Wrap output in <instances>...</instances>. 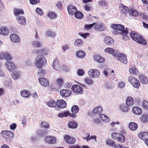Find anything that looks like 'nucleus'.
<instances>
[{
	"label": "nucleus",
	"instance_id": "23",
	"mask_svg": "<svg viewBox=\"0 0 148 148\" xmlns=\"http://www.w3.org/2000/svg\"><path fill=\"white\" fill-rule=\"evenodd\" d=\"M57 105L58 107L63 108L66 106V103L65 101L64 100H59L57 102Z\"/></svg>",
	"mask_w": 148,
	"mask_h": 148
},
{
	"label": "nucleus",
	"instance_id": "45",
	"mask_svg": "<svg viewBox=\"0 0 148 148\" xmlns=\"http://www.w3.org/2000/svg\"><path fill=\"white\" fill-rule=\"evenodd\" d=\"M12 77L14 79H16L19 78L20 76L19 72L14 71L12 74Z\"/></svg>",
	"mask_w": 148,
	"mask_h": 148
},
{
	"label": "nucleus",
	"instance_id": "24",
	"mask_svg": "<svg viewBox=\"0 0 148 148\" xmlns=\"http://www.w3.org/2000/svg\"><path fill=\"white\" fill-rule=\"evenodd\" d=\"M128 33V30L126 29L121 33V34L122 36L123 39L124 40H128L130 38L127 35Z\"/></svg>",
	"mask_w": 148,
	"mask_h": 148
},
{
	"label": "nucleus",
	"instance_id": "12",
	"mask_svg": "<svg viewBox=\"0 0 148 148\" xmlns=\"http://www.w3.org/2000/svg\"><path fill=\"white\" fill-rule=\"evenodd\" d=\"M58 116V117L60 118H63V117H67L68 116H69L73 118H75L76 116V115L72 114L68 111H65L63 112H61L59 113Z\"/></svg>",
	"mask_w": 148,
	"mask_h": 148
},
{
	"label": "nucleus",
	"instance_id": "14",
	"mask_svg": "<svg viewBox=\"0 0 148 148\" xmlns=\"http://www.w3.org/2000/svg\"><path fill=\"white\" fill-rule=\"evenodd\" d=\"M61 95L63 97H66L70 95L72 93L70 90L66 89H62L60 90Z\"/></svg>",
	"mask_w": 148,
	"mask_h": 148
},
{
	"label": "nucleus",
	"instance_id": "22",
	"mask_svg": "<svg viewBox=\"0 0 148 148\" xmlns=\"http://www.w3.org/2000/svg\"><path fill=\"white\" fill-rule=\"evenodd\" d=\"M10 38L11 40L14 42H18L20 41V39L18 36L14 34L10 35Z\"/></svg>",
	"mask_w": 148,
	"mask_h": 148
},
{
	"label": "nucleus",
	"instance_id": "57",
	"mask_svg": "<svg viewBox=\"0 0 148 148\" xmlns=\"http://www.w3.org/2000/svg\"><path fill=\"white\" fill-rule=\"evenodd\" d=\"M77 73L78 75L79 76H82L84 75V72L83 70L79 69L77 71Z\"/></svg>",
	"mask_w": 148,
	"mask_h": 148
},
{
	"label": "nucleus",
	"instance_id": "1",
	"mask_svg": "<svg viewBox=\"0 0 148 148\" xmlns=\"http://www.w3.org/2000/svg\"><path fill=\"white\" fill-rule=\"evenodd\" d=\"M130 36L133 40L138 43L143 45L147 44L146 40L143 36L138 33L132 32L130 33Z\"/></svg>",
	"mask_w": 148,
	"mask_h": 148
},
{
	"label": "nucleus",
	"instance_id": "19",
	"mask_svg": "<svg viewBox=\"0 0 148 148\" xmlns=\"http://www.w3.org/2000/svg\"><path fill=\"white\" fill-rule=\"evenodd\" d=\"M138 125L136 123L131 122L128 124V127L130 130L135 131L137 130L138 127Z\"/></svg>",
	"mask_w": 148,
	"mask_h": 148
},
{
	"label": "nucleus",
	"instance_id": "44",
	"mask_svg": "<svg viewBox=\"0 0 148 148\" xmlns=\"http://www.w3.org/2000/svg\"><path fill=\"white\" fill-rule=\"evenodd\" d=\"M99 116L103 121L106 122H109L110 120L109 118L104 114H102L99 115Z\"/></svg>",
	"mask_w": 148,
	"mask_h": 148
},
{
	"label": "nucleus",
	"instance_id": "53",
	"mask_svg": "<svg viewBox=\"0 0 148 148\" xmlns=\"http://www.w3.org/2000/svg\"><path fill=\"white\" fill-rule=\"evenodd\" d=\"M85 82L88 85H92L93 83L92 80L90 78H87L84 79Z\"/></svg>",
	"mask_w": 148,
	"mask_h": 148
},
{
	"label": "nucleus",
	"instance_id": "47",
	"mask_svg": "<svg viewBox=\"0 0 148 148\" xmlns=\"http://www.w3.org/2000/svg\"><path fill=\"white\" fill-rule=\"evenodd\" d=\"M83 40L81 39H76L75 41V46L80 47L82 45Z\"/></svg>",
	"mask_w": 148,
	"mask_h": 148
},
{
	"label": "nucleus",
	"instance_id": "27",
	"mask_svg": "<svg viewBox=\"0 0 148 148\" xmlns=\"http://www.w3.org/2000/svg\"><path fill=\"white\" fill-rule=\"evenodd\" d=\"M127 105L128 106H132L134 104V99L130 97H128L126 101Z\"/></svg>",
	"mask_w": 148,
	"mask_h": 148
},
{
	"label": "nucleus",
	"instance_id": "26",
	"mask_svg": "<svg viewBox=\"0 0 148 148\" xmlns=\"http://www.w3.org/2000/svg\"><path fill=\"white\" fill-rule=\"evenodd\" d=\"M68 126L70 128L75 129L77 127L78 124L75 121H72L68 122Z\"/></svg>",
	"mask_w": 148,
	"mask_h": 148
},
{
	"label": "nucleus",
	"instance_id": "18",
	"mask_svg": "<svg viewBox=\"0 0 148 148\" xmlns=\"http://www.w3.org/2000/svg\"><path fill=\"white\" fill-rule=\"evenodd\" d=\"M16 20L18 22V23L22 25H25L26 24V19L23 16H18L16 18Z\"/></svg>",
	"mask_w": 148,
	"mask_h": 148
},
{
	"label": "nucleus",
	"instance_id": "34",
	"mask_svg": "<svg viewBox=\"0 0 148 148\" xmlns=\"http://www.w3.org/2000/svg\"><path fill=\"white\" fill-rule=\"evenodd\" d=\"M120 6V8L121 11L124 14H126L128 12L129 9L128 7L125 6L123 4H121Z\"/></svg>",
	"mask_w": 148,
	"mask_h": 148
},
{
	"label": "nucleus",
	"instance_id": "37",
	"mask_svg": "<svg viewBox=\"0 0 148 148\" xmlns=\"http://www.w3.org/2000/svg\"><path fill=\"white\" fill-rule=\"evenodd\" d=\"M139 79L141 82L143 84H145L148 82V79L145 76L140 75L139 76Z\"/></svg>",
	"mask_w": 148,
	"mask_h": 148
},
{
	"label": "nucleus",
	"instance_id": "64",
	"mask_svg": "<svg viewBox=\"0 0 148 148\" xmlns=\"http://www.w3.org/2000/svg\"><path fill=\"white\" fill-rule=\"evenodd\" d=\"M141 16L144 19L147 20L148 18V16L146 15H145L144 13H142L140 14Z\"/></svg>",
	"mask_w": 148,
	"mask_h": 148
},
{
	"label": "nucleus",
	"instance_id": "4",
	"mask_svg": "<svg viewBox=\"0 0 148 148\" xmlns=\"http://www.w3.org/2000/svg\"><path fill=\"white\" fill-rule=\"evenodd\" d=\"M46 63L45 58L42 55H38L36 58V64L38 68H41Z\"/></svg>",
	"mask_w": 148,
	"mask_h": 148
},
{
	"label": "nucleus",
	"instance_id": "20",
	"mask_svg": "<svg viewBox=\"0 0 148 148\" xmlns=\"http://www.w3.org/2000/svg\"><path fill=\"white\" fill-rule=\"evenodd\" d=\"M104 41L105 44L109 45H113L114 43V41L113 39L108 36L106 37Z\"/></svg>",
	"mask_w": 148,
	"mask_h": 148
},
{
	"label": "nucleus",
	"instance_id": "11",
	"mask_svg": "<svg viewBox=\"0 0 148 148\" xmlns=\"http://www.w3.org/2000/svg\"><path fill=\"white\" fill-rule=\"evenodd\" d=\"M64 139L65 142L69 144H73L75 142V139L69 135H66L64 136Z\"/></svg>",
	"mask_w": 148,
	"mask_h": 148
},
{
	"label": "nucleus",
	"instance_id": "41",
	"mask_svg": "<svg viewBox=\"0 0 148 148\" xmlns=\"http://www.w3.org/2000/svg\"><path fill=\"white\" fill-rule=\"evenodd\" d=\"M74 15L75 18L79 19H82L84 17L83 14L80 11H77Z\"/></svg>",
	"mask_w": 148,
	"mask_h": 148
},
{
	"label": "nucleus",
	"instance_id": "30",
	"mask_svg": "<svg viewBox=\"0 0 148 148\" xmlns=\"http://www.w3.org/2000/svg\"><path fill=\"white\" fill-rule=\"evenodd\" d=\"M94 28L96 30L101 31L103 29L104 26L102 24L95 23Z\"/></svg>",
	"mask_w": 148,
	"mask_h": 148
},
{
	"label": "nucleus",
	"instance_id": "13",
	"mask_svg": "<svg viewBox=\"0 0 148 148\" xmlns=\"http://www.w3.org/2000/svg\"><path fill=\"white\" fill-rule=\"evenodd\" d=\"M114 71L113 70H112L110 73V70L107 69L106 70L104 69L103 71V73L104 74L106 77L110 79H113L114 78V74H112L113 73Z\"/></svg>",
	"mask_w": 148,
	"mask_h": 148
},
{
	"label": "nucleus",
	"instance_id": "60",
	"mask_svg": "<svg viewBox=\"0 0 148 148\" xmlns=\"http://www.w3.org/2000/svg\"><path fill=\"white\" fill-rule=\"evenodd\" d=\"M30 3L32 4H35L40 2L39 0H29Z\"/></svg>",
	"mask_w": 148,
	"mask_h": 148
},
{
	"label": "nucleus",
	"instance_id": "9",
	"mask_svg": "<svg viewBox=\"0 0 148 148\" xmlns=\"http://www.w3.org/2000/svg\"><path fill=\"white\" fill-rule=\"evenodd\" d=\"M6 67L10 71H12L15 69L14 63L12 61H8L5 64Z\"/></svg>",
	"mask_w": 148,
	"mask_h": 148
},
{
	"label": "nucleus",
	"instance_id": "43",
	"mask_svg": "<svg viewBox=\"0 0 148 148\" xmlns=\"http://www.w3.org/2000/svg\"><path fill=\"white\" fill-rule=\"evenodd\" d=\"M47 105L50 107L53 108L56 106L57 102L53 100H51L47 103Z\"/></svg>",
	"mask_w": 148,
	"mask_h": 148
},
{
	"label": "nucleus",
	"instance_id": "8",
	"mask_svg": "<svg viewBox=\"0 0 148 148\" xmlns=\"http://www.w3.org/2000/svg\"><path fill=\"white\" fill-rule=\"evenodd\" d=\"M88 74L91 77L95 78L98 77L100 75L99 71L97 69H94L90 70Z\"/></svg>",
	"mask_w": 148,
	"mask_h": 148
},
{
	"label": "nucleus",
	"instance_id": "51",
	"mask_svg": "<svg viewBox=\"0 0 148 148\" xmlns=\"http://www.w3.org/2000/svg\"><path fill=\"white\" fill-rule=\"evenodd\" d=\"M142 107L144 109L148 110V101L144 100L142 103Z\"/></svg>",
	"mask_w": 148,
	"mask_h": 148
},
{
	"label": "nucleus",
	"instance_id": "52",
	"mask_svg": "<svg viewBox=\"0 0 148 148\" xmlns=\"http://www.w3.org/2000/svg\"><path fill=\"white\" fill-rule=\"evenodd\" d=\"M41 126L42 127L47 129L49 128V124L43 121L41 123Z\"/></svg>",
	"mask_w": 148,
	"mask_h": 148
},
{
	"label": "nucleus",
	"instance_id": "61",
	"mask_svg": "<svg viewBox=\"0 0 148 148\" xmlns=\"http://www.w3.org/2000/svg\"><path fill=\"white\" fill-rule=\"evenodd\" d=\"M36 11L37 13L40 15H42L43 13L42 10L38 8H36Z\"/></svg>",
	"mask_w": 148,
	"mask_h": 148
},
{
	"label": "nucleus",
	"instance_id": "50",
	"mask_svg": "<svg viewBox=\"0 0 148 148\" xmlns=\"http://www.w3.org/2000/svg\"><path fill=\"white\" fill-rule=\"evenodd\" d=\"M141 121L143 123H146L148 121V115H143L141 117Z\"/></svg>",
	"mask_w": 148,
	"mask_h": 148
},
{
	"label": "nucleus",
	"instance_id": "39",
	"mask_svg": "<svg viewBox=\"0 0 148 148\" xmlns=\"http://www.w3.org/2000/svg\"><path fill=\"white\" fill-rule=\"evenodd\" d=\"M129 71L131 74L134 75H137L138 74V70L135 67L130 68Z\"/></svg>",
	"mask_w": 148,
	"mask_h": 148
},
{
	"label": "nucleus",
	"instance_id": "54",
	"mask_svg": "<svg viewBox=\"0 0 148 148\" xmlns=\"http://www.w3.org/2000/svg\"><path fill=\"white\" fill-rule=\"evenodd\" d=\"M95 23L89 25H86L84 27V29H91L93 26L94 27Z\"/></svg>",
	"mask_w": 148,
	"mask_h": 148
},
{
	"label": "nucleus",
	"instance_id": "31",
	"mask_svg": "<svg viewBox=\"0 0 148 148\" xmlns=\"http://www.w3.org/2000/svg\"><path fill=\"white\" fill-rule=\"evenodd\" d=\"M94 60L99 63L102 62L104 61V59L102 57L97 55L94 56Z\"/></svg>",
	"mask_w": 148,
	"mask_h": 148
},
{
	"label": "nucleus",
	"instance_id": "5",
	"mask_svg": "<svg viewBox=\"0 0 148 148\" xmlns=\"http://www.w3.org/2000/svg\"><path fill=\"white\" fill-rule=\"evenodd\" d=\"M112 138L120 143H124L125 141V136L121 134L113 132L111 134Z\"/></svg>",
	"mask_w": 148,
	"mask_h": 148
},
{
	"label": "nucleus",
	"instance_id": "17",
	"mask_svg": "<svg viewBox=\"0 0 148 148\" xmlns=\"http://www.w3.org/2000/svg\"><path fill=\"white\" fill-rule=\"evenodd\" d=\"M39 83L42 86L44 87H47L49 85L48 80L44 78H41L38 79Z\"/></svg>",
	"mask_w": 148,
	"mask_h": 148
},
{
	"label": "nucleus",
	"instance_id": "56",
	"mask_svg": "<svg viewBox=\"0 0 148 148\" xmlns=\"http://www.w3.org/2000/svg\"><path fill=\"white\" fill-rule=\"evenodd\" d=\"M99 5L103 7L107 5V3L105 1L101 0L99 2Z\"/></svg>",
	"mask_w": 148,
	"mask_h": 148
},
{
	"label": "nucleus",
	"instance_id": "35",
	"mask_svg": "<svg viewBox=\"0 0 148 148\" xmlns=\"http://www.w3.org/2000/svg\"><path fill=\"white\" fill-rule=\"evenodd\" d=\"M79 110L78 106L77 105H74L71 108V110L72 114L73 115H75L77 114Z\"/></svg>",
	"mask_w": 148,
	"mask_h": 148
},
{
	"label": "nucleus",
	"instance_id": "48",
	"mask_svg": "<svg viewBox=\"0 0 148 148\" xmlns=\"http://www.w3.org/2000/svg\"><path fill=\"white\" fill-rule=\"evenodd\" d=\"M129 13L130 14L134 16H136L138 15V13L137 11L133 9L130 10Z\"/></svg>",
	"mask_w": 148,
	"mask_h": 148
},
{
	"label": "nucleus",
	"instance_id": "36",
	"mask_svg": "<svg viewBox=\"0 0 148 148\" xmlns=\"http://www.w3.org/2000/svg\"><path fill=\"white\" fill-rule=\"evenodd\" d=\"M14 13L15 16H17L20 14H23L24 12L23 10L15 8L14 10Z\"/></svg>",
	"mask_w": 148,
	"mask_h": 148
},
{
	"label": "nucleus",
	"instance_id": "59",
	"mask_svg": "<svg viewBox=\"0 0 148 148\" xmlns=\"http://www.w3.org/2000/svg\"><path fill=\"white\" fill-rule=\"evenodd\" d=\"M47 34L48 36L52 37L55 36V33L53 32L50 30L47 32Z\"/></svg>",
	"mask_w": 148,
	"mask_h": 148
},
{
	"label": "nucleus",
	"instance_id": "6",
	"mask_svg": "<svg viewBox=\"0 0 148 148\" xmlns=\"http://www.w3.org/2000/svg\"><path fill=\"white\" fill-rule=\"evenodd\" d=\"M129 82L136 88H138L140 85V83L138 80L133 76H129L128 77Z\"/></svg>",
	"mask_w": 148,
	"mask_h": 148
},
{
	"label": "nucleus",
	"instance_id": "3",
	"mask_svg": "<svg viewBox=\"0 0 148 148\" xmlns=\"http://www.w3.org/2000/svg\"><path fill=\"white\" fill-rule=\"evenodd\" d=\"M1 134L2 137L6 138L8 143H10L14 136L12 132L7 130L2 131Z\"/></svg>",
	"mask_w": 148,
	"mask_h": 148
},
{
	"label": "nucleus",
	"instance_id": "15",
	"mask_svg": "<svg viewBox=\"0 0 148 148\" xmlns=\"http://www.w3.org/2000/svg\"><path fill=\"white\" fill-rule=\"evenodd\" d=\"M67 10L69 14L71 15H74L77 11V8L72 5H70L67 7Z\"/></svg>",
	"mask_w": 148,
	"mask_h": 148
},
{
	"label": "nucleus",
	"instance_id": "2",
	"mask_svg": "<svg viewBox=\"0 0 148 148\" xmlns=\"http://www.w3.org/2000/svg\"><path fill=\"white\" fill-rule=\"evenodd\" d=\"M111 27L113 29L112 32L115 35H119L121 34L125 29L123 25L121 24H113L111 25Z\"/></svg>",
	"mask_w": 148,
	"mask_h": 148
},
{
	"label": "nucleus",
	"instance_id": "49",
	"mask_svg": "<svg viewBox=\"0 0 148 148\" xmlns=\"http://www.w3.org/2000/svg\"><path fill=\"white\" fill-rule=\"evenodd\" d=\"M84 52L82 51H79L77 52L76 55L77 57L80 58L83 57L85 56Z\"/></svg>",
	"mask_w": 148,
	"mask_h": 148
},
{
	"label": "nucleus",
	"instance_id": "55",
	"mask_svg": "<svg viewBox=\"0 0 148 148\" xmlns=\"http://www.w3.org/2000/svg\"><path fill=\"white\" fill-rule=\"evenodd\" d=\"M48 16L51 18H55L56 17V15L53 12H50L48 14Z\"/></svg>",
	"mask_w": 148,
	"mask_h": 148
},
{
	"label": "nucleus",
	"instance_id": "28",
	"mask_svg": "<svg viewBox=\"0 0 148 148\" xmlns=\"http://www.w3.org/2000/svg\"><path fill=\"white\" fill-rule=\"evenodd\" d=\"M133 112L135 114L139 115L142 113V110L140 108L138 107H134L132 108Z\"/></svg>",
	"mask_w": 148,
	"mask_h": 148
},
{
	"label": "nucleus",
	"instance_id": "62",
	"mask_svg": "<svg viewBox=\"0 0 148 148\" xmlns=\"http://www.w3.org/2000/svg\"><path fill=\"white\" fill-rule=\"evenodd\" d=\"M118 86L120 88H123L125 86V84L122 82H120L118 84Z\"/></svg>",
	"mask_w": 148,
	"mask_h": 148
},
{
	"label": "nucleus",
	"instance_id": "25",
	"mask_svg": "<svg viewBox=\"0 0 148 148\" xmlns=\"http://www.w3.org/2000/svg\"><path fill=\"white\" fill-rule=\"evenodd\" d=\"M104 51L106 53L111 54L113 53L112 55L114 57H116L117 55V53H115L114 49L110 47H108L104 50Z\"/></svg>",
	"mask_w": 148,
	"mask_h": 148
},
{
	"label": "nucleus",
	"instance_id": "58",
	"mask_svg": "<svg viewBox=\"0 0 148 148\" xmlns=\"http://www.w3.org/2000/svg\"><path fill=\"white\" fill-rule=\"evenodd\" d=\"M33 45L34 47H40L41 45L39 41H34L33 43Z\"/></svg>",
	"mask_w": 148,
	"mask_h": 148
},
{
	"label": "nucleus",
	"instance_id": "38",
	"mask_svg": "<svg viewBox=\"0 0 148 148\" xmlns=\"http://www.w3.org/2000/svg\"><path fill=\"white\" fill-rule=\"evenodd\" d=\"M21 96L25 97H28L30 95V93L27 90H23L21 92Z\"/></svg>",
	"mask_w": 148,
	"mask_h": 148
},
{
	"label": "nucleus",
	"instance_id": "16",
	"mask_svg": "<svg viewBox=\"0 0 148 148\" xmlns=\"http://www.w3.org/2000/svg\"><path fill=\"white\" fill-rule=\"evenodd\" d=\"M138 136L140 139L145 141L148 139V132H141L138 134Z\"/></svg>",
	"mask_w": 148,
	"mask_h": 148
},
{
	"label": "nucleus",
	"instance_id": "46",
	"mask_svg": "<svg viewBox=\"0 0 148 148\" xmlns=\"http://www.w3.org/2000/svg\"><path fill=\"white\" fill-rule=\"evenodd\" d=\"M46 71L40 68L38 69V75L40 77H43L46 74Z\"/></svg>",
	"mask_w": 148,
	"mask_h": 148
},
{
	"label": "nucleus",
	"instance_id": "7",
	"mask_svg": "<svg viewBox=\"0 0 148 148\" xmlns=\"http://www.w3.org/2000/svg\"><path fill=\"white\" fill-rule=\"evenodd\" d=\"M117 58L119 61L121 63L125 64L127 62V56L124 53H120L117 55Z\"/></svg>",
	"mask_w": 148,
	"mask_h": 148
},
{
	"label": "nucleus",
	"instance_id": "29",
	"mask_svg": "<svg viewBox=\"0 0 148 148\" xmlns=\"http://www.w3.org/2000/svg\"><path fill=\"white\" fill-rule=\"evenodd\" d=\"M52 66L55 69L58 70L60 69L59 61L58 59H56L53 60Z\"/></svg>",
	"mask_w": 148,
	"mask_h": 148
},
{
	"label": "nucleus",
	"instance_id": "40",
	"mask_svg": "<svg viewBox=\"0 0 148 148\" xmlns=\"http://www.w3.org/2000/svg\"><path fill=\"white\" fill-rule=\"evenodd\" d=\"M63 83L64 79L61 77H59L56 80V83L59 87H61L63 85Z\"/></svg>",
	"mask_w": 148,
	"mask_h": 148
},
{
	"label": "nucleus",
	"instance_id": "32",
	"mask_svg": "<svg viewBox=\"0 0 148 148\" xmlns=\"http://www.w3.org/2000/svg\"><path fill=\"white\" fill-rule=\"evenodd\" d=\"M102 109L101 107L98 106L95 108L92 112L94 114H99L102 113Z\"/></svg>",
	"mask_w": 148,
	"mask_h": 148
},
{
	"label": "nucleus",
	"instance_id": "33",
	"mask_svg": "<svg viewBox=\"0 0 148 148\" xmlns=\"http://www.w3.org/2000/svg\"><path fill=\"white\" fill-rule=\"evenodd\" d=\"M8 33V30L5 27H2L0 28V34L3 36L6 35Z\"/></svg>",
	"mask_w": 148,
	"mask_h": 148
},
{
	"label": "nucleus",
	"instance_id": "10",
	"mask_svg": "<svg viewBox=\"0 0 148 148\" xmlns=\"http://www.w3.org/2000/svg\"><path fill=\"white\" fill-rule=\"evenodd\" d=\"M71 90L74 92L78 94H81L83 91V88L77 84L73 85L72 87Z\"/></svg>",
	"mask_w": 148,
	"mask_h": 148
},
{
	"label": "nucleus",
	"instance_id": "21",
	"mask_svg": "<svg viewBox=\"0 0 148 148\" xmlns=\"http://www.w3.org/2000/svg\"><path fill=\"white\" fill-rule=\"evenodd\" d=\"M45 140L47 143L50 144H54L56 141V138L51 136H46Z\"/></svg>",
	"mask_w": 148,
	"mask_h": 148
},
{
	"label": "nucleus",
	"instance_id": "42",
	"mask_svg": "<svg viewBox=\"0 0 148 148\" xmlns=\"http://www.w3.org/2000/svg\"><path fill=\"white\" fill-rule=\"evenodd\" d=\"M120 109L122 112H125L128 111L129 108L128 107L124 104H121L119 106Z\"/></svg>",
	"mask_w": 148,
	"mask_h": 148
},
{
	"label": "nucleus",
	"instance_id": "63",
	"mask_svg": "<svg viewBox=\"0 0 148 148\" xmlns=\"http://www.w3.org/2000/svg\"><path fill=\"white\" fill-rule=\"evenodd\" d=\"M40 51L41 54H42L46 55L47 54V52H46V51H45V50L44 49L40 50L39 51H38L37 52H40Z\"/></svg>",
	"mask_w": 148,
	"mask_h": 148
}]
</instances>
